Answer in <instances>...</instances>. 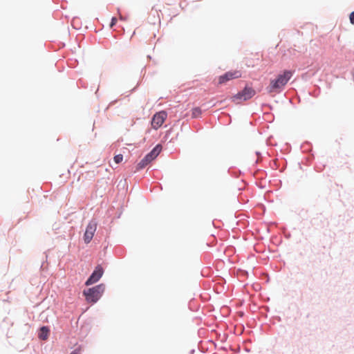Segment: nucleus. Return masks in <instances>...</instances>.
I'll return each mask as SVG.
<instances>
[{"instance_id": "obj_3", "label": "nucleus", "mask_w": 354, "mask_h": 354, "mask_svg": "<svg viewBox=\"0 0 354 354\" xmlns=\"http://www.w3.org/2000/svg\"><path fill=\"white\" fill-rule=\"evenodd\" d=\"M162 147L157 145L149 153H147L138 164L137 169H142L153 160L160 153Z\"/></svg>"}, {"instance_id": "obj_6", "label": "nucleus", "mask_w": 354, "mask_h": 354, "mask_svg": "<svg viewBox=\"0 0 354 354\" xmlns=\"http://www.w3.org/2000/svg\"><path fill=\"white\" fill-rule=\"evenodd\" d=\"M97 229V223L95 221H91L88 224L84 235V240L86 243H88L92 240L93 235Z\"/></svg>"}, {"instance_id": "obj_4", "label": "nucleus", "mask_w": 354, "mask_h": 354, "mask_svg": "<svg viewBox=\"0 0 354 354\" xmlns=\"http://www.w3.org/2000/svg\"><path fill=\"white\" fill-rule=\"evenodd\" d=\"M255 95V91L251 87H245V88L232 97V100L235 103H240L241 101H245L252 98Z\"/></svg>"}, {"instance_id": "obj_8", "label": "nucleus", "mask_w": 354, "mask_h": 354, "mask_svg": "<svg viewBox=\"0 0 354 354\" xmlns=\"http://www.w3.org/2000/svg\"><path fill=\"white\" fill-rule=\"evenodd\" d=\"M241 77V73L239 71H228L218 78L220 84H225L227 82Z\"/></svg>"}, {"instance_id": "obj_10", "label": "nucleus", "mask_w": 354, "mask_h": 354, "mask_svg": "<svg viewBox=\"0 0 354 354\" xmlns=\"http://www.w3.org/2000/svg\"><path fill=\"white\" fill-rule=\"evenodd\" d=\"M202 111L199 107L194 108L192 111V116L194 118H198L201 115Z\"/></svg>"}, {"instance_id": "obj_5", "label": "nucleus", "mask_w": 354, "mask_h": 354, "mask_svg": "<svg viewBox=\"0 0 354 354\" xmlns=\"http://www.w3.org/2000/svg\"><path fill=\"white\" fill-rule=\"evenodd\" d=\"M167 118V113L165 111L156 113L151 121V128L158 130L160 129Z\"/></svg>"}, {"instance_id": "obj_1", "label": "nucleus", "mask_w": 354, "mask_h": 354, "mask_svg": "<svg viewBox=\"0 0 354 354\" xmlns=\"http://www.w3.org/2000/svg\"><path fill=\"white\" fill-rule=\"evenodd\" d=\"M292 76V71H284L283 73L278 75L275 79L270 80V84L267 87L268 92L269 93H280Z\"/></svg>"}, {"instance_id": "obj_15", "label": "nucleus", "mask_w": 354, "mask_h": 354, "mask_svg": "<svg viewBox=\"0 0 354 354\" xmlns=\"http://www.w3.org/2000/svg\"><path fill=\"white\" fill-rule=\"evenodd\" d=\"M80 352H81V349H80V348H78L75 349V351H73V352H71L70 354H80Z\"/></svg>"}, {"instance_id": "obj_12", "label": "nucleus", "mask_w": 354, "mask_h": 354, "mask_svg": "<svg viewBox=\"0 0 354 354\" xmlns=\"http://www.w3.org/2000/svg\"><path fill=\"white\" fill-rule=\"evenodd\" d=\"M39 336L40 339L44 340V326L41 327Z\"/></svg>"}, {"instance_id": "obj_13", "label": "nucleus", "mask_w": 354, "mask_h": 354, "mask_svg": "<svg viewBox=\"0 0 354 354\" xmlns=\"http://www.w3.org/2000/svg\"><path fill=\"white\" fill-rule=\"evenodd\" d=\"M349 19H350V22H351L352 24H354V11H353V12H352L350 14Z\"/></svg>"}, {"instance_id": "obj_11", "label": "nucleus", "mask_w": 354, "mask_h": 354, "mask_svg": "<svg viewBox=\"0 0 354 354\" xmlns=\"http://www.w3.org/2000/svg\"><path fill=\"white\" fill-rule=\"evenodd\" d=\"M114 162L116 164L120 163L123 160V156L122 154H118L114 156Z\"/></svg>"}, {"instance_id": "obj_16", "label": "nucleus", "mask_w": 354, "mask_h": 354, "mask_svg": "<svg viewBox=\"0 0 354 354\" xmlns=\"http://www.w3.org/2000/svg\"><path fill=\"white\" fill-rule=\"evenodd\" d=\"M45 331H46V337L47 335H48V333L49 332V330L46 327Z\"/></svg>"}, {"instance_id": "obj_2", "label": "nucleus", "mask_w": 354, "mask_h": 354, "mask_svg": "<svg viewBox=\"0 0 354 354\" xmlns=\"http://www.w3.org/2000/svg\"><path fill=\"white\" fill-rule=\"evenodd\" d=\"M104 291V285L100 284L91 288H88L83 291V295L85 296L86 300L88 303H95L102 297Z\"/></svg>"}, {"instance_id": "obj_14", "label": "nucleus", "mask_w": 354, "mask_h": 354, "mask_svg": "<svg viewBox=\"0 0 354 354\" xmlns=\"http://www.w3.org/2000/svg\"><path fill=\"white\" fill-rule=\"evenodd\" d=\"M117 22V19L115 17H113L111 19V22L110 26L112 28Z\"/></svg>"}, {"instance_id": "obj_9", "label": "nucleus", "mask_w": 354, "mask_h": 354, "mask_svg": "<svg viewBox=\"0 0 354 354\" xmlns=\"http://www.w3.org/2000/svg\"><path fill=\"white\" fill-rule=\"evenodd\" d=\"M160 12H161L160 10H158L156 8H152L151 10L149 13V22L153 24H156V23H160Z\"/></svg>"}, {"instance_id": "obj_7", "label": "nucleus", "mask_w": 354, "mask_h": 354, "mask_svg": "<svg viewBox=\"0 0 354 354\" xmlns=\"http://www.w3.org/2000/svg\"><path fill=\"white\" fill-rule=\"evenodd\" d=\"M103 273H104V270H103V268H102V266H96L93 272L91 274V275L89 277V278L86 281L85 285L90 286L91 284L96 283L102 277Z\"/></svg>"}]
</instances>
